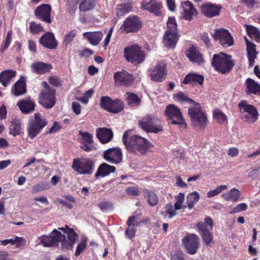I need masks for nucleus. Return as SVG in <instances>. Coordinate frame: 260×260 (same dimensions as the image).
Here are the masks:
<instances>
[{
  "mask_svg": "<svg viewBox=\"0 0 260 260\" xmlns=\"http://www.w3.org/2000/svg\"><path fill=\"white\" fill-rule=\"evenodd\" d=\"M166 65L162 62L158 63L151 69L150 76L152 80L161 82L165 78Z\"/></svg>",
  "mask_w": 260,
  "mask_h": 260,
  "instance_id": "obj_19",
  "label": "nucleus"
},
{
  "mask_svg": "<svg viewBox=\"0 0 260 260\" xmlns=\"http://www.w3.org/2000/svg\"><path fill=\"white\" fill-rule=\"evenodd\" d=\"M188 253L194 254L199 248V238L195 234H188L182 239Z\"/></svg>",
  "mask_w": 260,
  "mask_h": 260,
  "instance_id": "obj_15",
  "label": "nucleus"
},
{
  "mask_svg": "<svg viewBox=\"0 0 260 260\" xmlns=\"http://www.w3.org/2000/svg\"><path fill=\"white\" fill-rule=\"evenodd\" d=\"M103 157L110 163L117 164L122 161V152L118 148H109L104 152Z\"/></svg>",
  "mask_w": 260,
  "mask_h": 260,
  "instance_id": "obj_17",
  "label": "nucleus"
},
{
  "mask_svg": "<svg viewBox=\"0 0 260 260\" xmlns=\"http://www.w3.org/2000/svg\"><path fill=\"white\" fill-rule=\"evenodd\" d=\"M124 56L128 62L135 65L142 63L145 58L144 52L137 45L126 47L124 49Z\"/></svg>",
  "mask_w": 260,
  "mask_h": 260,
  "instance_id": "obj_9",
  "label": "nucleus"
},
{
  "mask_svg": "<svg viewBox=\"0 0 260 260\" xmlns=\"http://www.w3.org/2000/svg\"><path fill=\"white\" fill-rule=\"evenodd\" d=\"M55 89L42 90L39 96L40 103L46 108H51L55 103Z\"/></svg>",
  "mask_w": 260,
  "mask_h": 260,
  "instance_id": "obj_14",
  "label": "nucleus"
},
{
  "mask_svg": "<svg viewBox=\"0 0 260 260\" xmlns=\"http://www.w3.org/2000/svg\"><path fill=\"white\" fill-rule=\"evenodd\" d=\"M124 107L123 103L118 100L113 101L111 107H110L109 112L117 113L121 112Z\"/></svg>",
  "mask_w": 260,
  "mask_h": 260,
  "instance_id": "obj_44",
  "label": "nucleus"
},
{
  "mask_svg": "<svg viewBox=\"0 0 260 260\" xmlns=\"http://www.w3.org/2000/svg\"><path fill=\"white\" fill-rule=\"evenodd\" d=\"M80 135L81 136L83 145L81 148L86 152L92 151L95 149V147L92 144L93 142V136L88 132L79 131Z\"/></svg>",
  "mask_w": 260,
  "mask_h": 260,
  "instance_id": "obj_21",
  "label": "nucleus"
},
{
  "mask_svg": "<svg viewBox=\"0 0 260 260\" xmlns=\"http://www.w3.org/2000/svg\"><path fill=\"white\" fill-rule=\"evenodd\" d=\"M220 9V6L215 4L207 3L201 7V12L206 17H213L219 15Z\"/></svg>",
  "mask_w": 260,
  "mask_h": 260,
  "instance_id": "obj_22",
  "label": "nucleus"
},
{
  "mask_svg": "<svg viewBox=\"0 0 260 260\" xmlns=\"http://www.w3.org/2000/svg\"><path fill=\"white\" fill-rule=\"evenodd\" d=\"M166 211L167 213L169 214V217L170 218H172L173 216H175L176 214V212L175 211V208L174 209V207L172 205L169 204L166 205Z\"/></svg>",
  "mask_w": 260,
  "mask_h": 260,
  "instance_id": "obj_59",
  "label": "nucleus"
},
{
  "mask_svg": "<svg viewBox=\"0 0 260 260\" xmlns=\"http://www.w3.org/2000/svg\"><path fill=\"white\" fill-rule=\"evenodd\" d=\"M12 41V31L10 30L7 32L6 39L4 41L1 51L3 52L9 47Z\"/></svg>",
  "mask_w": 260,
  "mask_h": 260,
  "instance_id": "obj_53",
  "label": "nucleus"
},
{
  "mask_svg": "<svg viewBox=\"0 0 260 260\" xmlns=\"http://www.w3.org/2000/svg\"><path fill=\"white\" fill-rule=\"evenodd\" d=\"M115 169V167L110 166L106 163H103L99 166L95 174V177L96 178L100 177H104L112 173H114Z\"/></svg>",
  "mask_w": 260,
  "mask_h": 260,
  "instance_id": "obj_27",
  "label": "nucleus"
},
{
  "mask_svg": "<svg viewBox=\"0 0 260 260\" xmlns=\"http://www.w3.org/2000/svg\"><path fill=\"white\" fill-rule=\"evenodd\" d=\"M16 72L12 70H6L0 74V82L6 87L10 81L16 76Z\"/></svg>",
  "mask_w": 260,
  "mask_h": 260,
  "instance_id": "obj_37",
  "label": "nucleus"
},
{
  "mask_svg": "<svg viewBox=\"0 0 260 260\" xmlns=\"http://www.w3.org/2000/svg\"><path fill=\"white\" fill-rule=\"evenodd\" d=\"M247 92L260 95V84L248 78L246 81Z\"/></svg>",
  "mask_w": 260,
  "mask_h": 260,
  "instance_id": "obj_38",
  "label": "nucleus"
},
{
  "mask_svg": "<svg viewBox=\"0 0 260 260\" xmlns=\"http://www.w3.org/2000/svg\"><path fill=\"white\" fill-rule=\"evenodd\" d=\"M78 235L73 229L66 225L64 228L54 229L48 235H42L37 239L38 243L44 247H52L60 243L62 250L72 249Z\"/></svg>",
  "mask_w": 260,
  "mask_h": 260,
  "instance_id": "obj_1",
  "label": "nucleus"
},
{
  "mask_svg": "<svg viewBox=\"0 0 260 260\" xmlns=\"http://www.w3.org/2000/svg\"><path fill=\"white\" fill-rule=\"evenodd\" d=\"M240 117L245 122L250 123L255 122L258 119V113L256 109L247 102L242 101L238 104Z\"/></svg>",
  "mask_w": 260,
  "mask_h": 260,
  "instance_id": "obj_7",
  "label": "nucleus"
},
{
  "mask_svg": "<svg viewBox=\"0 0 260 260\" xmlns=\"http://www.w3.org/2000/svg\"><path fill=\"white\" fill-rule=\"evenodd\" d=\"M204 82L203 76L196 74H189L187 75L183 81L184 84H195L197 83L202 85Z\"/></svg>",
  "mask_w": 260,
  "mask_h": 260,
  "instance_id": "obj_34",
  "label": "nucleus"
},
{
  "mask_svg": "<svg viewBox=\"0 0 260 260\" xmlns=\"http://www.w3.org/2000/svg\"><path fill=\"white\" fill-rule=\"evenodd\" d=\"M114 79L116 85L129 86L134 82L133 76L124 70L114 73Z\"/></svg>",
  "mask_w": 260,
  "mask_h": 260,
  "instance_id": "obj_16",
  "label": "nucleus"
},
{
  "mask_svg": "<svg viewBox=\"0 0 260 260\" xmlns=\"http://www.w3.org/2000/svg\"><path fill=\"white\" fill-rule=\"evenodd\" d=\"M227 188L228 186L225 185L217 186L214 189L210 190L207 192V197L210 198L215 197L219 194L222 190H225Z\"/></svg>",
  "mask_w": 260,
  "mask_h": 260,
  "instance_id": "obj_46",
  "label": "nucleus"
},
{
  "mask_svg": "<svg viewBox=\"0 0 260 260\" xmlns=\"http://www.w3.org/2000/svg\"><path fill=\"white\" fill-rule=\"evenodd\" d=\"M165 113L171 124L178 125L181 130L186 128L187 125L182 113L177 106L173 104L169 105L167 106Z\"/></svg>",
  "mask_w": 260,
  "mask_h": 260,
  "instance_id": "obj_6",
  "label": "nucleus"
},
{
  "mask_svg": "<svg viewBox=\"0 0 260 260\" xmlns=\"http://www.w3.org/2000/svg\"><path fill=\"white\" fill-rule=\"evenodd\" d=\"M86 242L87 240L84 239L78 244L75 253L76 256H78L80 255L81 253L83 252L86 247Z\"/></svg>",
  "mask_w": 260,
  "mask_h": 260,
  "instance_id": "obj_52",
  "label": "nucleus"
},
{
  "mask_svg": "<svg viewBox=\"0 0 260 260\" xmlns=\"http://www.w3.org/2000/svg\"><path fill=\"white\" fill-rule=\"evenodd\" d=\"M143 196L149 206L153 207L157 204L158 197L153 191L145 189L143 190Z\"/></svg>",
  "mask_w": 260,
  "mask_h": 260,
  "instance_id": "obj_33",
  "label": "nucleus"
},
{
  "mask_svg": "<svg viewBox=\"0 0 260 260\" xmlns=\"http://www.w3.org/2000/svg\"><path fill=\"white\" fill-rule=\"evenodd\" d=\"M200 196L197 191H193L190 193L187 197V206L189 209H191L199 201Z\"/></svg>",
  "mask_w": 260,
  "mask_h": 260,
  "instance_id": "obj_43",
  "label": "nucleus"
},
{
  "mask_svg": "<svg viewBox=\"0 0 260 260\" xmlns=\"http://www.w3.org/2000/svg\"><path fill=\"white\" fill-rule=\"evenodd\" d=\"M202 238L207 246H209L210 244L213 242V235L210 231H207L202 233H200Z\"/></svg>",
  "mask_w": 260,
  "mask_h": 260,
  "instance_id": "obj_48",
  "label": "nucleus"
},
{
  "mask_svg": "<svg viewBox=\"0 0 260 260\" xmlns=\"http://www.w3.org/2000/svg\"><path fill=\"white\" fill-rule=\"evenodd\" d=\"M188 115L192 124L197 128H204L208 123V120L205 113L198 103L189 106Z\"/></svg>",
  "mask_w": 260,
  "mask_h": 260,
  "instance_id": "obj_4",
  "label": "nucleus"
},
{
  "mask_svg": "<svg viewBox=\"0 0 260 260\" xmlns=\"http://www.w3.org/2000/svg\"><path fill=\"white\" fill-rule=\"evenodd\" d=\"M51 7L49 4H43L38 6L35 11V16L43 21L50 23Z\"/></svg>",
  "mask_w": 260,
  "mask_h": 260,
  "instance_id": "obj_18",
  "label": "nucleus"
},
{
  "mask_svg": "<svg viewBox=\"0 0 260 260\" xmlns=\"http://www.w3.org/2000/svg\"><path fill=\"white\" fill-rule=\"evenodd\" d=\"M72 109L74 112L77 115H79L81 112V106L78 103L73 102L72 103Z\"/></svg>",
  "mask_w": 260,
  "mask_h": 260,
  "instance_id": "obj_64",
  "label": "nucleus"
},
{
  "mask_svg": "<svg viewBox=\"0 0 260 260\" xmlns=\"http://www.w3.org/2000/svg\"><path fill=\"white\" fill-rule=\"evenodd\" d=\"M141 6L144 10L158 15L160 12L159 10L162 7V5L161 2L157 0H151L148 2L146 1L142 2Z\"/></svg>",
  "mask_w": 260,
  "mask_h": 260,
  "instance_id": "obj_25",
  "label": "nucleus"
},
{
  "mask_svg": "<svg viewBox=\"0 0 260 260\" xmlns=\"http://www.w3.org/2000/svg\"><path fill=\"white\" fill-rule=\"evenodd\" d=\"M136 219L137 217L136 216H133L129 217L127 221V224L128 226H134L135 227L138 226L140 222L137 221Z\"/></svg>",
  "mask_w": 260,
  "mask_h": 260,
  "instance_id": "obj_61",
  "label": "nucleus"
},
{
  "mask_svg": "<svg viewBox=\"0 0 260 260\" xmlns=\"http://www.w3.org/2000/svg\"><path fill=\"white\" fill-rule=\"evenodd\" d=\"M245 40L246 43L249 66L252 67L254 64L257 54L255 49L256 45L253 43L249 41L247 38H245Z\"/></svg>",
  "mask_w": 260,
  "mask_h": 260,
  "instance_id": "obj_28",
  "label": "nucleus"
},
{
  "mask_svg": "<svg viewBox=\"0 0 260 260\" xmlns=\"http://www.w3.org/2000/svg\"><path fill=\"white\" fill-rule=\"evenodd\" d=\"M174 100L182 104L188 103L190 106L193 105L194 102L192 99L189 98L184 93L180 91L173 95Z\"/></svg>",
  "mask_w": 260,
  "mask_h": 260,
  "instance_id": "obj_39",
  "label": "nucleus"
},
{
  "mask_svg": "<svg viewBox=\"0 0 260 260\" xmlns=\"http://www.w3.org/2000/svg\"><path fill=\"white\" fill-rule=\"evenodd\" d=\"M177 201L174 204L175 210H180L182 208V204L184 200V194L180 193L176 198Z\"/></svg>",
  "mask_w": 260,
  "mask_h": 260,
  "instance_id": "obj_54",
  "label": "nucleus"
},
{
  "mask_svg": "<svg viewBox=\"0 0 260 260\" xmlns=\"http://www.w3.org/2000/svg\"><path fill=\"white\" fill-rule=\"evenodd\" d=\"M142 26V22L137 16H129L124 21L120 27L125 33L137 31Z\"/></svg>",
  "mask_w": 260,
  "mask_h": 260,
  "instance_id": "obj_12",
  "label": "nucleus"
},
{
  "mask_svg": "<svg viewBox=\"0 0 260 260\" xmlns=\"http://www.w3.org/2000/svg\"><path fill=\"white\" fill-rule=\"evenodd\" d=\"M212 36L224 47H230L234 44L233 38L229 30L225 29H216Z\"/></svg>",
  "mask_w": 260,
  "mask_h": 260,
  "instance_id": "obj_13",
  "label": "nucleus"
},
{
  "mask_svg": "<svg viewBox=\"0 0 260 260\" xmlns=\"http://www.w3.org/2000/svg\"><path fill=\"white\" fill-rule=\"evenodd\" d=\"M52 69V66L51 64L43 61H36L31 65L32 72L38 75L48 73Z\"/></svg>",
  "mask_w": 260,
  "mask_h": 260,
  "instance_id": "obj_23",
  "label": "nucleus"
},
{
  "mask_svg": "<svg viewBox=\"0 0 260 260\" xmlns=\"http://www.w3.org/2000/svg\"><path fill=\"white\" fill-rule=\"evenodd\" d=\"M25 78L22 77L16 82L12 89V93L15 96H19L26 92Z\"/></svg>",
  "mask_w": 260,
  "mask_h": 260,
  "instance_id": "obj_30",
  "label": "nucleus"
},
{
  "mask_svg": "<svg viewBox=\"0 0 260 260\" xmlns=\"http://www.w3.org/2000/svg\"><path fill=\"white\" fill-rule=\"evenodd\" d=\"M61 128V126L59 123L57 121H54L53 122V125L49 129L48 133L49 134H54L56 133L57 131L60 129Z\"/></svg>",
  "mask_w": 260,
  "mask_h": 260,
  "instance_id": "obj_60",
  "label": "nucleus"
},
{
  "mask_svg": "<svg viewBox=\"0 0 260 260\" xmlns=\"http://www.w3.org/2000/svg\"><path fill=\"white\" fill-rule=\"evenodd\" d=\"M211 64L216 71L225 74L231 71L234 63L231 56L221 52L213 55Z\"/></svg>",
  "mask_w": 260,
  "mask_h": 260,
  "instance_id": "obj_3",
  "label": "nucleus"
},
{
  "mask_svg": "<svg viewBox=\"0 0 260 260\" xmlns=\"http://www.w3.org/2000/svg\"><path fill=\"white\" fill-rule=\"evenodd\" d=\"M181 14L182 16L187 20H191L193 16L197 13L196 9L190 1H183L181 3Z\"/></svg>",
  "mask_w": 260,
  "mask_h": 260,
  "instance_id": "obj_20",
  "label": "nucleus"
},
{
  "mask_svg": "<svg viewBox=\"0 0 260 260\" xmlns=\"http://www.w3.org/2000/svg\"><path fill=\"white\" fill-rule=\"evenodd\" d=\"M127 100L129 105H138L140 102V99L137 95L133 92H127Z\"/></svg>",
  "mask_w": 260,
  "mask_h": 260,
  "instance_id": "obj_49",
  "label": "nucleus"
},
{
  "mask_svg": "<svg viewBox=\"0 0 260 260\" xmlns=\"http://www.w3.org/2000/svg\"><path fill=\"white\" fill-rule=\"evenodd\" d=\"M77 35V31L75 29L71 30L64 37V43L68 45L71 43Z\"/></svg>",
  "mask_w": 260,
  "mask_h": 260,
  "instance_id": "obj_51",
  "label": "nucleus"
},
{
  "mask_svg": "<svg viewBox=\"0 0 260 260\" xmlns=\"http://www.w3.org/2000/svg\"><path fill=\"white\" fill-rule=\"evenodd\" d=\"M17 105L23 113H28L33 111L35 106L34 103L29 99L19 101Z\"/></svg>",
  "mask_w": 260,
  "mask_h": 260,
  "instance_id": "obj_32",
  "label": "nucleus"
},
{
  "mask_svg": "<svg viewBox=\"0 0 260 260\" xmlns=\"http://www.w3.org/2000/svg\"><path fill=\"white\" fill-rule=\"evenodd\" d=\"M136 229L134 226H128L125 231V235L128 239H132L135 236Z\"/></svg>",
  "mask_w": 260,
  "mask_h": 260,
  "instance_id": "obj_57",
  "label": "nucleus"
},
{
  "mask_svg": "<svg viewBox=\"0 0 260 260\" xmlns=\"http://www.w3.org/2000/svg\"><path fill=\"white\" fill-rule=\"evenodd\" d=\"M132 10L131 4H123L117 6L116 13L118 16H123Z\"/></svg>",
  "mask_w": 260,
  "mask_h": 260,
  "instance_id": "obj_42",
  "label": "nucleus"
},
{
  "mask_svg": "<svg viewBox=\"0 0 260 260\" xmlns=\"http://www.w3.org/2000/svg\"><path fill=\"white\" fill-rule=\"evenodd\" d=\"M72 168L76 172L81 174H90L93 172L94 166L92 160L89 159H75Z\"/></svg>",
  "mask_w": 260,
  "mask_h": 260,
  "instance_id": "obj_11",
  "label": "nucleus"
},
{
  "mask_svg": "<svg viewBox=\"0 0 260 260\" xmlns=\"http://www.w3.org/2000/svg\"><path fill=\"white\" fill-rule=\"evenodd\" d=\"M247 208V205L245 203H240L238 204L231 212V213H237L245 211Z\"/></svg>",
  "mask_w": 260,
  "mask_h": 260,
  "instance_id": "obj_56",
  "label": "nucleus"
},
{
  "mask_svg": "<svg viewBox=\"0 0 260 260\" xmlns=\"http://www.w3.org/2000/svg\"><path fill=\"white\" fill-rule=\"evenodd\" d=\"M46 188L44 187L42 184H37L33 186L32 188V193H37L40 191H43Z\"/></svg>",
  "mask_w": 260,
  "mask_h": 260,
  "instance_id": "obj_62",
  "label": "nucleus"
},
{
  "mask_svg": "<svg viewBox=\"0 0 260 260\" xmlns=\"http://www.w3.org/2000/svg\"><path fill=\"white\" fill-rule=\"evenodd\" d=\"M246 31L248 35L251 38L257 41L260 36V31L256 27L252 25L245 24Z\"/></svg>",
  "mask_w": 260,
  "mask_h": 260,
  "instance_id": "obj_41",
  "label": "nucleus"
},
{
  "mask_svg": "<svg viewBox=\"0 0 260 260\" xmlns=\"http://www.w3.org/2000/svg\"><path fill=\"white\" fill-rule=\"evenodd\" d=\"M228 153L229 156L234 157L238 155L239 150L236 147H231L229 149Z\"/></svg>",
  "mask_w": 260,
  "mask_h": 260,
  "instance_id": "obj_63",
  "label": "nucleus"
},
{
  "mask_svg": "<svg viewBox=\"0 0 260 260\" xmlns=\"http://www.w3.org/2000/svg\"><path fill=\"white\" fill-rule=\"evenodd\" d=\"M213 220L210 217H206L204 221L199 222L197 224V227L199 233L212 231L213 229Z\"/></svg>",
  "mask_w": 260,
  "mask_h": 260,
  "instance_id": "obj_31",
  "label": "nucleus"
},
{
  "mask_svg": "<svg viewBox=\"0 0 260 260\" xmlns=\"http://www.w3.org/2000/svg\"><path fill=\"white\" fill-rule=\"evenodd\" d=\"M122 141L128 151L137 154H145L154 147L146 139L138 135H132L129 131L124 133Z\"/></svg>",
  "mask_w": 260,
  "mask_h": 260,
  "instance_id": "obj_2",
  "label": "nucleus"
},
{
  "mask_svg": "<svg viewBox=\"0 0 260 260\" xmlns=\"http://www.w3.org/2000/svg\"><path fill=\"white\" fill-rule=\"evenodd\" d=\"M21 122L20 120H15L11 122L10 125V134L14 137L19 135L21 132Z\"/></svg>",
  "mask_w": 260,
  "mask_h": 260,
  "instance_id": "obj_40",
  "label": "nucleus"
},
{
  "mask_svg": "<svg viewBox=\"0 0 260 260\" xmlns=\"http://www.w3.org/2000/svg\"><path fill=\"white\" fill-rule=\"evenodd\" d=\"M140 126L147 132L157 133L162 131L159 120L155 116L148 115L139 121Z\"/></svg>",
  "mask_w": 260,
  "mask_h": 260,
  "instance_id": "obj_10",
  "label": "nucleus"
},
{
  "mask_svg": "<svg viewBox=\"0 0 260 260\" xmlns=\"http://www.w3.org/2000/svg\"><path fill=\"white\" fill-rule=\"evenodd\" d=\"M112 102L113 100L109 96H102L101 98L100 106L103 109L109 112Z\"/></svg>",
  "mask_w": 260,
  "mask_h": 260,
  "instance_id": "obj_47",
  "label": "nucleus"
},
{
  "mask_svg": "<svg viewBox=\"0 0 260 260\" xmlns=\"http://www.w3.org/2000/svg\"><path fill=\"white\" fill-rule=\"evenodd\" d=\"M25 244L26 240L24 238L14 236V245H15L17 247H20L25 246Z\"/></svg>",
  "mask_w": 260,
  "mask_h": 260,
  "instance_id": "obj_58",
  "label": "nucleus"
},
{
  "mask_svg": "<svg viewBox=\"0 0 260 260\" xmlns=\"http://www.w3.org/2000/svg\"><path fill=\"white\" fill-rule=\"evenodd\" d=\"M40 43L43 46L49 49H54L57 45L54 35L50 32H46L40 39Z\"/></svg>",
  "mask_w": 260,
  "mask_h": 260,
  "instance_id": "obj_24",
  "label": "nucleus"
},
{
  "mask_svg": "<svg viewBox=\"0 0 260 260\" xmlns=\"http://www.w3.org/2000/svg\"><path fill=\"white\" fill-rule=\"evenodd\" d=\"M96 136L102 143H107L111 140L113 133L107 128H98L96 129Z\"/></svg>",
  "mask_w": 260,
  "mask_h": 260,
  "instance_id": "obj_26",
  "label": "nucleus"
},
{
  "mask_svg": "<svg viewBox=\"0 0 260 260\" xmlns=\"http://www.w3.org/2000/svg\"><path fill=\"white\" fill-rule=\"evenodd\" d=\"M29 29L33 34H38L43 31V27L40 24L37 23L35 22L30 23Z\"/></svg>",
  "mask_w": 260,
  "mask_h": 260,
  "instance_id": "obj_50",
  "label": "nucleus"
},
{
  "mask_svg": "<svg viewBox=\"0 0 260 260\" xmlns=\"http://www.w3.org/2000/svg\"><path fill=\"white\" fill-rule=\"evenodd\" d=\"M178 39L175 19L170 17L167 22V29L164 36V44L169 49H173L175 47Z\"/></svg>",
  "mask_w": 260,
  "mask_h": 260,
  "instance_id": "obj_5",
  "label": "nucleus"
},
{
  "mask_svg": "<svg viewBox=\"0 0 260 260\" xmlns=\"http://www.w3.org/2000/svg\"><path fill=\"white\" fill-rule=\"evenodd\" d=\"M83 35L93 45H97L103 37V33L100 31L86 32Z\"/></svg>",
  "mask_w": 260,
  "mask_h": 260,
  "instance_id": "obj_29",
  "label": "nucleus"
},
{
  "mask_svg": "<svg viewBox=\"0 0 260 260\" xmlns=\"http://www.w3.org/2000/svg\"><path fill=\"white\" fill-rule=\"evenodd\" d=\"M126 192L129 196H137L141 193V191L137 187L132 186L127 188Z\"/></svg>",
  "mask_w": 260,
  "mask_h": 260,
  "instance_id": "obj_55",
  "label": "nucleus"
},
{
  "mask_svg": "<svg viewBox=\"0 0 260 260\" xmlns=\"http://www.w3.org/2000/svg\"><path fill=\"white\" fill-rule=\"evenodd\" d=\"M47 124V120L42 118L40 114H35L34 118L30 119L27 124L28 136L34 139Z\"/></svg>",
  "mask_w": 260,
  "mask_h": 260,
  "instance_id": "obj_8",
  "label": "nucleus"
},
{
  "mask_svg": "<svg viewBox=\"0 0 260 260\" xmlns=\"http://www.w3.org/2000/svg\"><path fill=\"white\" fill-rule=\"evenodd\" d=\"M213 117L219 123H222L227 120L226 115L219 109L214 110Z\"/></svg>",
  "mask_w": 260,
  "mask_h": 260,
  "instance_id": "obj_45",
  "label": "nucleus"
},
{
  "mask_svg": "<svg viewBox=\"0 0 260 260\" xmlns=\"http://www.w3.org/2000/svg\"><path fill=\"white\" fill-rule=\"evenodd\" d=\"M187 56L189 59L192 62H195L198 63H201L203 62L201 54L194 46H192L189 49Z\"/></svg>",
  "mask_w": 260,
  "mask_h": 260,
  "instance_id": "obj_36",
  "label": "nucleus"
},
{
  "mask_svg": "<svg viewBox=\"0 0 260 260\" xmlns=\"http://www.w3.org/2000/svg\"><path fill=\"white\" fill-rule=\"evenodd\" d=\"M240 196V191L238 189L234 188L229 192L222 194L221 198L226 201L237 202L239 199Z\"/></svg>",
  "mask_w": 260,
  "mask_h": 260,
  "instance_id": "obj_35",
  "label": "nucleus"
}]
</instances>
